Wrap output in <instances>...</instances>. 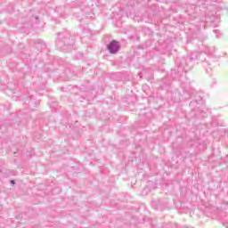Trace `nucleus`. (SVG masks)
I'll return each mask as SVG.
<instances>
[{"mask_svg":"<svg viewBox=\"0 0 228 228\" xmlns=\"http://www.w3.org/2000/svg\"><path fill=\"white\" fill-rule=\"evenodd\" d=\"M11 184H15V181L14 180H11Z\"/></svg>","mask_w":228,"mask_h":228,"instance_id":"nucleus-2","label":"nucleus"},{"mask_svg":"<svg viewBox=\"0 0 228 228\" xmlns=\"http://www.w3.org/2000/svg\"><path fill=\"white\" fill-rule=\"evenodd\" d=\"M107 49L110 54H117V53H118V49H120V44L113 40L108 45Z\"/></svg>","mask_w":228,"mask_h":228,"instance_id":"nucleus-1","label":"nucleus"}]
</instances>
